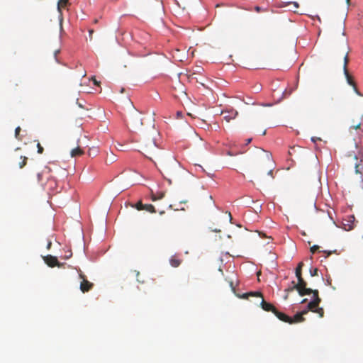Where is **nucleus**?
Instances as JSON below:
<instances>
[{"label":"nucleus","instance_id":"f257e3e1","mask_svg":"<svg viewBox=\"0 0 363 363\" xmlns=\"http://www.w3.org/2000/svg\"><path fill=\"white\" fill-rule=\"evenodd\" d=\"M141 148L143 154L152 160L157 167H158L159 170L169 183L171 184V179L167 178L166 175L174 177V167H176V161L174 159L159 150L155 138H147L145 140Z\"/></svg>","mask_w":363,"mask_h":363},{"label":"nucleus","instance_id":"f03ea898","mask_svg":"<svg viewBox=\"0 0 363 363\" xmlns=\"http://www.w3.org/2000/svg\"><path fill=\"white\" fill-rule=\"evenodd\" d=\"M258 152L260 169L263 171H267V174L270 175L272 178H274L273 171L275 168V165L272 154L263 149H259Z\"/></svg>","mask_w":363,"mask_h":363},{"label":"nucleus","instance_id":"7ed1b4c3","mask_svg":"<svg viewBox=\"0 0 363 363\" xmlns=\"http://www.w3.org/2000/svg\"><path fill=\"white\" fill-rule=\"evenodd\" d=\"M249 296H256V297H260L262 298V301L260 303L262 308L267 312H274L276 310V308L270 303H267L264 301V297L261 292L259 291H252L249 293L243 294L242 296V298H247Z\"/></svg>","mask_w":363,"mask_h":363},{"label":"nucleus","instance_id":"20e7f679","mask_svg":"<svg viewBox=\"0 0 363 363\" xmlns=\"http://www.w3.org/2000/svg\"><path fill=\"white\" fill-rule=\"evenodd\" d=\"M345 55L344 57V65H343L344 74H345V76L346 77L347 83L350 85L352 86L354 89V91L357 93H358L357 88L356 86V84L354 82L352 76L349 74V72H348V69H347V65H348V62H349V57H348L349 51H348V45H347V41H345Z\"/></svg>","mask_w":363,"mask_h":363},{"label":"nucleus","instance_id":"39448f33","mask_svg":"<svg viewBox=\"0 0 363 363\" xmlns=\"http://www.w3.org/2000/svg\"><path fill=\"white\" fill-rule=\"evenodd\" d=\"M320 301V298H317L316 300L313 299L311 301L308 303L306 310H308V311H311L313 313H315L318 314L320 318H323L324 315L323 308L318 307Z\"/></svg>","mask_w":363,"mask_h":363},{"label":"nucleus","instance_id":"423d86ee","mask_svg":"<svg viewBox=\"0 0 363 363\" xmlns=\"http://www.w3.org/2000/svg\"><path fill=\"white\" fill-rule=\"evenodd\" d=\"M291 284L293 286L286 289V291L289 292L296 289L298 292L299 295L301 296L305 295H309V293L311 291L310 290L306 289L307 284H303V285H301L300 286H298V282L297 284H295V281H293Z\"/></svg>","mask_w":363,"mask_h":363},{"label":"nucleus","instance_id":"0eeeda50","mask_svg":"<svg viewBox=\"0 0 363 363\" xmlns=\"http://www.w3.org/2000/svg\"><path fill=\"white\" fill-rule=\"evenodd\" d=\"M79 271V277L82 280L80 284V290L83 293H86L89 291L94 286V284L90 282L86 279L85 275L81 272L80 269Z\"/></svg>","mask_w":363,"mask_h":363},{"label":"nucleus","instance_id":"6e6552de","mask_svg":"<svg viewBox=\"0 0 363 363\" xmlns=\"http://www.w3.org/2000/svg\"><path fill=\"white\" fill-rule=\"evenodd\" d=\"M43 258L46 264H48L50 267H61L63 265V264L58 262L57 257L55 256L47 255L44 256Z\"/></svg>","mask_w":363,"mask_h":363},{"label":"nucleus","instance_id":"1a4fd4ad","mask_svg":"<svg viewBox=\"0 0 363 363\" xmlns=\"http://www.w3.org/2000/svg\"><path fill=\"white\" fill-rule=\"evenodd\" d=\"M303 266V263L302 262L298 264V266L296 268V277L298 281V286L303 285V284H307L306 281L302 277V267Z\"/></svg>","mask_w":363,"mask_h":363},{"label":"nucleus","instance_id":"9d476101","mask_svg":"<svg viewBox=\"0 0 363 363\" xmlns=\"http://www.w3.org/2000/svg\"><path fill=\"white\" fill-rule=\"evenodd\" d=\"M133 126L135 130H140L143 125V119L139 114H135L132 116Z\"/></svg>","mask_w":363,"mask_h":363},{"label":"nucleus","instance_id":"9b49d317","mask_svg":"<svg viewBox=\"0 0 363 363\" xmlns=\"http://www.w3.org/2000/svg\"><path fill=\"white\" fill-rule=\"evenodd\" d=\"M308 313V310H303L300 313H296L294 318H291V324L294 323H301L305 320L303 315Z\"/></svg>","mask_w":363,"mask_h":363},{"label":"nucleus","instance_id":"f8f14e48","mask_svg":"<svg viewBox=\"0 0 363 363\" xmlns=\"http://www.w3.org/2000/svg\"><path fill=\"white\" fill-rule=\"evenodd\" d=\"M274 314L281 321L291 324V317L284 313L279 312L276 308Z\"/></svg>","mask_w":363,"mask_h":363},{"label":"nucleus","instance_id":"ddd939ff","mask_svg":"<svg viewBox=\"0 0 363 363\" xmlns=\"http://www.w3.org/2000/svg\"><path fill=\"white\" fill-rule=\"evenodd\" d=\"M222 114H224V119L229 122L230 120L235 118L238 115V112L235 110H230L229 111H223Z\"/></svg>","mask_w":363,"mask_h":363},{"label":"nucleus","instance_id":"4468645a","mask_svg":"<svg viewBox=\"0 0 363 363\" xmlns=\"http://www.w3.org/2000/svg\"><path fill=\"white\" fill-rule=\"evenodd\" d=\"M169 263L172 267H178L182 263V259L177 258L176 256H172L169 259Z\"/></svg>","mask_w":363,"mask_h":363},{"label":"nucleus","instance_id":"2eb2a0df","mask_svg":"<svg viewBox=\"0 0 363 363\" xmlns=\"http://www.w3.org/2000/svg\"><path fill=\"white\" fill-rule=\"evenodd\" d=\"M84 154V150L77 147L71 150L70 155L72 157H79Z\"/></svg>","mask_w":363,"mask_h":363},{"label":"nucleus","instance_id":"dca6fc26","mask_svg":"<svg viewBox=\"0 0 363 363\" xmlns=\"http://www.w3.org/2000/svg\"><path fill=\"white\" fill-rule=\"evenodd\" d=\"M164 192L163 191H158L155 194H154L152 191V194H151V199L153 201H155L157 200H160V199H162L164 197Z\"/></svg>","mask_w":363,"mask_h":363},{"label":"nucleus","instance_id":"f3484780","mask_svg":"<svg viewBox=\"0 0 363 363\" xmlns=\"http://www.w3.org/2000/svg\"><path fill=\"white\" fill-rule=\"evenodd\" d=\"M69 4V0H59L57 3V10L61 12L62 9H65Z\"/></svg>","mask_w":363,"mask_h":363},{"label":"nucleus","instance_id":"a211bd4d","mask_svg":"<svg viewBox=\"0 0 363 363\" xmlns=\"http://www.w3.org/2000/svg\"><path fill=\"white\" fill-rule=\"evenodd\" d=\"M19 160L21 161H19L18 165L19 167V168L22 169L23 167H24L26 166V164H27V160H28V157H26V156H22L21 155L19 157Z\"/></svg>","mask_w":363,"mask_h":363},{"label":"nucleus","instance_id":"6ab92c4d","mask_svg":"<svg viewBox=\"0 0 363 363\" xmlns=\"http://www.w3.org/2000/svg\"><path fill=\"white\" fill-rule=\"evenodd\" d=\"M143 210L147 211L150 213H155V206L152 204H143Z\"/></svg>","mask_w":363,"mask_h":363},{"label":"nucleus","instance_id":"aec40b11","mask_svg":"<svg viewBox=\"0 0 363 363\" xmlns=\"http://www.w3.org/2000/svg\"><path fill=\"white\" fill-rule=\"evenodd\" d=\"M306 289L311 291L309 293V295L311 294H313V300H316L317 298H320L319 296H318V290H316V289L315 290H313V289H311L310 288H307V287H306Z\"/></svg>","mask_w":363,"mask_h":363},{"label":"nucleus","instance_id":"412c9836","mask_svg":"<svg viewBox=\"0 0 363 363\" xmlns=\"http://www.w3.org/2000/svg\"><path fill=\"white\" fill-rule=\"evenodd\" d=\"M21 128L18 126L17 127L16 129H15V137L16 139H18V140H21V138L20 137V131H21Z\"/></svg>","mask_w":363,"mask_h":363},{"label":"nucleus","instance_id":"4be33fe9","mask_svg":"<svg viewBox=\"0 0 363 363\" xmlns=\"http://www.w3.org/2000/svg\"><path fill=\"white\" fill-rule=\"evenodd\" d=\"M135 208L138 211H142L143 210V203L141 202V201H138L135 206Z\"/></svg>","mask_w":363,"mask_h":363},{"label":"nucleus","instance_id":"5701e85b","mask_svg":"<svg viewBox=\"0 0 363 363\" xmlns=\"http://www.w3.org/2000/svg\"><path fill=\"white\" fill-rule=\"evenodd\" d=\"M310 274H311V277L317 276L318 275V269L317 268L311 269H310Z\"/></svg>","mask_w":363,"mask_h":363},{"label":"nucleus","instance_id":"b1692460","mask_svg":"<svg viewBox=\"0 0 363 363\" xmlns=\"http://www.w3.org/2000/svg\"><path fill=\"white\" fill-rule=\"evenodd\" d=\"M37 148H38V154H42L43 152L44 149H43V147H42V145H40V143H37Z\"/></svg>","mask_w":363,"mask_h":363},{"label":"nucleus","instance_id":"393cba45","mask_svg":"<svg viewBox=\"0 0 363 363\" xmlns=\"http://www.w3.org/2000/svg\"><path fill=\"white\" fill-rule=\"evenodd\" d=\"M319 248V246L318 245H313L311 247V252L313 254L316 252V250H318Z\"/></svg>","mask_w":363,"mask_h":363},{"label":"nucleus","instance_id":"a878e982","mask_svg":"<svg viewBox=\"0 0 363 363\" xmlns=\"http://www.w3.org/2000/svg\"><path fill=\"white\" fill-rule=\"evenodd\" d=\"M189 79L190 80H194V79H195V80H196V82H199V81L198 80V79L195 77V73H192V74H189Z\"/></svg>","mask_w":363,"mask_h":363},{"label":"nucleus","instance_id":"bb28decb","mask_svg":"<svg viewBox=\"0 0 363 363\" xmlns=\"http://www.w3.org/2000/svg\"><path fill=\"white\" fill-rule=\"evenodd\" d=\"M360 126H361V123H358L357 125L352 126V128H354V130H357V129L360 128Z\"/></svg>","mask_w":363,"mask_h":363},{"label":"nucleus","instance_id":"cd10ccee","mask_svg":"<svg viewBox=\"0 0 363 363\" xmlns=\"http://www.w3.org/2000/svg\"><path fill=\"white\" fill-rule=\"evenodd\" d=\"M182 115H183L182 112H181V111H177V118H182Z\"/></svg>","mask_w":363,"mask_h":363},{"label":"nucleus","instance_id":"c85d7f7f","mask_svg":"<svg viewBox=\"0 0 363 363\" xmlns=\"http://www.w3.org/2000/svg\"><path fill=\"white\" fill-rule=\"evenodd\" d=\"M311 140H312L313 142L315 143L317 140H320V138H314V137H313V138H311Z\"/></svg>","mask_w":363,"mask_h":363},{"label":"nucleus","instance_id":"c756f323","mask_svg":"<svg viewBox=\"0 0 363 363\" xmlns=\"http://www.w3.org/2000/svg\"><path fill=\"white\" fill-rule=\"evenodd\" d=\"M89 38H90V39H91L92 38V34L94 33V30H92V29L89 30Z\"/></svg>","mask_w":363,"mask_h":363},{"label":"nucleus","instance_id":"7c9ffc66","mask_svg":"<svg viewBox=\"0 0 363 363\" xmlns=\"http://www.w3.org/2000/svg\"><path fill=\"white\" fill-rule=\"evenodd\" d=\"M51 245H52V242H51V241H49V242H48V245H47V249H48V250H50V247H51Z\"/></svg>","mask_w":363,"mask_h":363},{"label":"nucleus","instance_id":"2f4dec72","mask_svg":"<svg viewBox=\"0 0 363 363\" xmlns=\"http://www.w3.org/2000/svg\"><path fill=\"white\" fill-rule=\"evenodd\" d=\"M255 10L257 12H259V11L262 10V9H261L259 6H256V7L255 8Z\"/></svg>","mask_w":363,"mask_h":363},{"label":"nucleus","instance_id":"473e14b6","mask_svg":"<svg viewBox=\"0 0 363 363\" xmlns=\"http://www.w3.org/2000/svg\"><path fill=\"white\" fill-rule=\"evenodd\" d=\"M78 106L80 107V108H84V106L82 104H81L80 102H79L78 101H77Z\"/></svg>","mask_w":363,"mask_h":363},{"label":"nucleus","instance_id":"72a5a7b5","mask_svg":"<svg viewBox=\"0 0 363 363\" xmlns=\"http://www.w3.org/2000/svg\"><path fill=\"white\" fill-rule=\"evenodd\" d=\"M325 253H326V257H328L329 255H330L332 254V252H326V251H324Z\"/></svg>","mask_w":363,"mask_h":363},{"label":"nucleus","instance_id":"f704fd0d","mask_svg":"<svg viewBox=\"0 0 363 363\" xmlns=\"http://www.w3.org/2000/svg\"><path fill=\"white\" fill-rule=\"evenodd\" d=\"M251 141H252V138L247 139V141H246V145H248L249 143H250Z\"/></svg>","mask_w":363,"mask_h":363},{"label":"nucleus","instance_id":"c9c22d12","mask_svg":"<svg viewBox=\"0 0 363 363\" xmlns=\"http://www.w3.org/2000/svg\"><path fill=\"white\" fill-rule=\"evenodd\" d=\"M230 287L232 288V289H233V290H234V289H235V287L233 286V281H230Z\"/></svg>","mask_w":363,"mask_h":363},{"label":"nucleus","instance_id":"e433bc0d","mask_svg":"<svg viewBox=\"0 0 363 363\" xmlns=\"http://www.w3.org/2000/svg\"><path fill=\"white\" fill-rule=\"evenodd\" d=\"M137 280H138V281L141 282V283L144 282V281H141V278H139V277L137 278Z\"/></svg>","mask_w":363,"mask_h":363},{"label":"nucleus","instance_id":"4c0bfd02","mask_svg":"<svg viewBox=\"0 0 363 363\" xmlns=\"http://www.w3.org/2000/svg\"><path fill=\"white\" fill-rule=\"evenodd\" d=\"M294 6H295L296 8H298V3H296V2H294Z\"/></svg>","mask_w":363,"mask_h":363},{"label":"nucleus","instance_id":"58836bf2","mask_svg":"<svg viewBox=\"0 0 363 363\" xmlns=\"http://www.w3.org/2000/svg\"><path fill=\"white\" fill-rule=\"evenodd\" d=\"M229 217H230V221L232 223L233 218H232V216H231L230 213H229Z\"/></svg>","mask_w":363,"mask_h":363},{"label":"nucleus","instance_id":"ea45409f","mask_svg":"<svg viewBox=\"0 0 363 363\" xmlns=\"http://www.w3.org/2000/svg\"><path fill=\"white\" fill-rule=\"evenodd\" d=\"M307 301V298H304L302 300L301 303H306Z\"/></svg>","mask_w":363,"mask_h":363},{"label":"nucleus","instance_id":"a19ab883","mask_svg":"<svg viewBox=\"0 0 363 363\" xmlns=\"http://www.w3.org/2000/svg\"><path fill=\"white\" fill-rule=\"evenodd\" d=\"M155 134H158L157 131L155 130H153V134L152 135H155Z\"/></svg>","mask_w":363,"mask_h":363},{"label":"nucleus","instance_id":"79ce46f5","mask_svg":"<svg viewBox=\"0 0 363 363\" xmlns=\"http://www.w3.org/2000/svg\"><path fill=\"white\" fill-rule=\"evenodd\" d=\"M94 84L97 85L98 84V82L96 79H94Z\"/></svg>","mask_w":363,"mask_h":363},{"label":"nucleus","instance_id":"37998d69","mask_svg":"<svg viewBox=\"0 0 363 363\" xmlns=\"http://www.w3.org/2000/svg\"><path fill=\"white\" fill-rule=\"evenodd\" d=\"M346 2H347V5L349 6V5H350V0H346Z\"/></svg>","mask_w":363,"mask_h":363},{"label":"nucleus","instance_id":"c03bdc74","mask_svg":"<svg viewBox=\"0 0 363 363\" xmlns=\"http://www.w3.org/2000/svg\"><path fill=\"white\" fill-rule=\"evenodd\" d=\"M71 255H72V254H70L69 255H67V256H66V259H68L69 257H71Z\"/></svg>","mask_w":363,"mask_h":363},{"label":"nucleus","instance_id":"a18cd8bd","mask_svg":"<svg viewBox=\"0 0 363 363\" xmlns=\"http://www.w3.org/2000/svg\"><path fill=\"white\" fill-rule=\"evenodd\" d=\"M71 255H72V254H70L69 255H67V256H66V259H68L69 257H71Z\"/></svg>","mask_w":363,"mask_h":363},{"label":"nucleus","instance_id":"49530a36","mask_svg":"<svg viewBox=\"0 0 363 363\" xmlns=\"http://www.w3.org/2000/svg\"><path fill=\"white\" fill-rule=\"evenodd\" d=\"M59 52L58 50H56L55 52V55L56 56V55Z\"/></svg>","mask_w":363,"mask_h":363},{"label":"nucleus","instance_id":"de8ad7c7","mask_svg":"<svg viewBox=\"0 0 363 363\" xmlns=\"http://www.w3.org/2000/svg\"><path fill=\"white\" fill-rule=\"evenodd\" d=\"M136 274H137V277H139L140 273L138 272H137Z\"/></svg>","mask_w":363,"mask_h":363},{"label":"nucleus","instance_id":"09e8293b","mask_svg":"<svg viewBox=\"0 0 363 363\" xmlns=\"http://www.w3.org/2000/svg\"><path fill=\"white\" fill-rule=\"evenodd\" d=\"M98 22L97 19L94 20V23H96Z\"/></svg>","mask_w":363,"mask_h":363},{"label":"nucleus","instance_id":"8fccbe9b","mask_svg":"<svg viewBox=\"0 0 363 363\" xmlns=\"http://www.w3.org/2000/svg\"><path fill=\"white\" fill-rule=\"evenodd\" d=\"M287 298H288V295H286V296H285V297H284V298H285V299H287Z\"/></svg>","mask_w":363,"mask_h":363},{"label":"nucleus","instance_id":"3c124183","mask_svg":"<svg viewBox=\"0 0 363 363\" xmlns=\"http://www.w3.org/2000/svg\"><path fill=\"white\" fill-rule=\"evenodd\" d=\"M265 134H266V130H264V131L263 132V135H265Z\"/></svg>","mask_w":363,"mask_h":363}]
</instances>
